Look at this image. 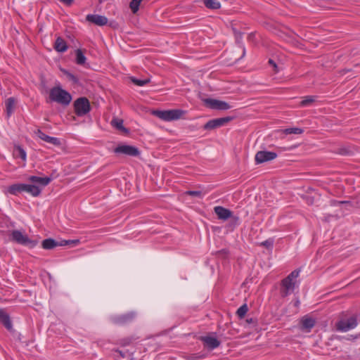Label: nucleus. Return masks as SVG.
I'll use <instances>...</instances> for the list:
<instances>
[{
  "label": "nucleus",
  "mask_w": 360,
  "mask_h": 360,
  "mask_svg": "<svg viewBox=\"0 0 360 360\" xmlns=\"http://www.w3.org/2000/svg\"><path fill=\"white\" fill-rule=\"evenodd\" d=\"M0 321L4 324V326L8 330H11L12 328V323L10 320V317H9L8 314H6L1 309H0Z\"/></svg>",
  "instance_id": "nucleus-22"
},
{
  "label": "nucleus",
  "mask_w": 360,
  "mask_h": 360,
  "mask_svg": "<svg viewBox=\"0 0 360 360\" xmlns=\"http://www.w3.org/2000/svg\"><path fill=\"white\" fill-rule=\"evenodd\" d=\"M262 245L266 248H271L273 245V241L267 240L262 243Z\"/></svg>",
  "instance_id": "nucleus-37"
},
{
  "label": "nucleus",
  "mask_w": 360,
  "mask_h": 360,
  "mask_svg": "<svg viewBox=\"0 0 360 360\" xmlns=\"http://www.w3.org/2000/svg\"><path fill=\"white\" fill-rule=\"evenodd\" d=\"M86 57L80 49L76 51V63L78 65H84L86 63Z\"/></svg>",
  "instance_id": "nucleus-28"
},
{
  "label": "nucleus",
  "mask_w": 360,
  "mask_h": 360,
  "mask_svg": "<svg viewBox=\"0 0 360 360\" xmlns=\"http://www.w3.org/2000/svg\"><path fill=\"white\" fill-rule=\"evenodd\" d=\"M181 110H154L153 115L164 121H172L179 119L183 115Z\"/></svg>",
  "instance_id": "nucleus-5"
},
{
  "label": "nucleus",
  "mask_w": 360,
  "mask_h": 360,
  "mask_svg": "<svg viewBox=\"0 0 360 360\" xmlns=\"http://www.w3.org/2000/svg\"><path fill=\"white\" fill-rule=\"evenodd\" d=\"M22 192H27L31 194L34 197H37L40 195L41 190L39 186L34 184H22Z\"/></svg>",
  "instance_id": "nucleus-17"
},
{
  "label": "nucleus",
  "mask_w": 360,
  "mask_h": 360,
  "mask_svg": "<svg viewBox=\"0 0 360 360\" xmlns=\"http://www.w3.org/2000/svg\"><path fill=\"white\" fill-rule=\"evenodd\" d=\"M303 132V130L300 128L293 127V128H288L283 130V133L285 134H300Z\"/></svg>",
  "instance_id": "nucleus-30"
},
{
  "label": "nucleus",
  "mask_w": 360,
  "mask_h": 360,
  "mask_svg": "<svg viewBox=\"0 0 360 360\" xmlns=\"http://www.w3.org/2000/svg\"><path fill=\"white\" fill-rule=\"evenodd\" d=\"M66 75L70 80L72 81L74 83H77L78 79L75 75L70 72H66Z\"/></svg>",
  "instance_id": "nucleus-36"
},
{
  "label": "nucleus",
  "mask_w": 360,
  "mask_h": 360,
  "mask_svg": "<svg viewBox=\"0 0 360 360\" xmlns=\"http://www.w3.org/2000/svg\"><path fill=\"white\" fill-rule=\"evenodd\" d=\"M277 157V154L274 152L260 150L255 155V162L257 164H261L265 162L274 160Z\"/></svg>",
  "instance_id": "nucleus-11"
},
{
  "label": "nucleus",
  "mask_w": 360,
  "mask_h": 360,
  "mask_svg": "<svg viewBox=\"0 0 360 360\" xmlns=\"http://www.w3.org/2000/svg\"><path fill=\"white\" fill-rule=\"evenodd\" d=\"M186 194L200 198H202V193L200 191H188L186 192Z\"/></svg>",
  "instance_id": "nucleus-35"
},
{
  "label": "nucleus",
  "mask_w": 360,
  "mask_h": 360,
  "mask_svg": "<svg viewBox=\"0 0 360 360\" xmlns=\"http://www.w3.org/2000/svg\"><path fill=\"white\" fill-rule=\"evenodd\" d=\"M248 307L246 304H244L238 309L236 314L239 318H243L246 313L248 312Z\"/></svg>",
  "instance_id": "nucleus-31"
},
{
  "label": "nucleus",
  "mask_w": 360,
  "mask_h": 360,
  "mask_svg": "<svg viewBox=\"0 0 360 360\" xmlns=\"http://www.w3.org/2000/svg\"><path fill=\"white\" fill-rule=\"evenodd\" d=\"M100 3H102L103 2V0H98Z\"/></svg>",
  "instance_id": "nucleus-43"
},
{
  "label": "nucleus",
  "mask_w": 360,
  "mask_h": 360,
  "mask_svg": "<svg viewBox=\"0 0 360 360\" xmlns=\"http://www.w3.org/2000/svg\"><path fill=\"white\" fill-rule=\"evenodd\" d=\"M300 271L294 270L282 281V288L281 289V295L282 297H286L290 293L293 292L295 285V283L293 281V280L298 277Z\"/></svg>",
  "instance_id": "nucleus-3"
},
{
  "label": "nucleus",
  "mask_w": 360,
  "mask_h": 360,
  "mask_svg": "<svg viewBox=\"0 0 360 360\" xmlns=\"http://www.w3.org/2000/svg\"><path fill=\"white\" fill-rule=\"evenodd\" d=\"M28 180L34 184H37L43 186H46L51 181V178L48 176L39 177L37 176H30L28 178Z\"/></svg>",
  "instance_id": "nucleus-19"
},
{
  "label": "nucleus",
  "mask_w": 360,
  "mask_h": 360,
  "mask_svg": "<svg viewBox=\"0 0 360 360\" xmlns=\"http://www.w3.org/2000/svg\"><path fill=\"white\" fill-rule=\"evenodd\" d=\"M49 98L51 101L67 106L72 101V96L69 92L63 89L60 86H55L50 90Z\"/></svg>",
  "instance_id": "nucleus-1"
},
{
  "label": "nucleus",
  "mask_w": 360,
  "mask_h": 360,
  "mask_svg": "<svg viewBox=\"0 0 360 360\" xmlns=\"http://www.w3.org/2000/svg\"><path fill=\"white\" fill-rule=\"evenodd\" d=\"M115 352H117V353L120 354V356L121 357H122V358H124V357L126 356L125 353H124V352H122V351H121V350L116 349V350H115Z\"/></svg>",
  "instance_id": "nucleus-40"
},
{
  "label": "nucleus",
  "mask_w": 360,
  "mask_h": 360,
  "mask_svg": "<svg viewBox=\"0 0 360 360\" xmlns=\"http://www.w3.org/2000/svg\"><path fill=\"white\" fill-rule=\"evenodd\" d=\"M115 153H122L129 156L136 157L140 154L139 149L132 146L121 145L114 150Z\"/></svg>",
  "instance_id": "nucleus-10"
},
{
  "label": "nucleus",
  "mask_w": 360,
  "mask_h": 360,
  "mask_svg": "<svg viewBox=\"0 0 360 360\" xmlns=\"http://www.w3.org/2000/svg\"><path fill=\"white\" fill-rule=\"evenodd\" d=\"M139 339V337L135 335H131L130 337L124 338L119 340V344L121 346H127L129 345L131 342Z\"/></svg>",
  "instance_id": "nucleus-27"
},
{
  "label": "nucleus",
  "mask_w": 360,
  "mask_h": 360,
  "mask_svg": "<svg viewBox=\"0 0 360 360\" xmlns=\"http://www.w3.org/2000/svg\"><path fill=\"white\" fill-rule=\"evenodd\" d=\"M232 120L231 117H224L209 120L203 127L205 130H212L225 125Z\"/></svg>",
  "instance_id": "nucleus-9"
},
{
  "label": "nucleus",
  "mask_w": 360,
  "mask_h": 360,
  "mask_svg": "<svg viewBox=\"0 0 360 360\" xmlns=\"http://www.w3.org/2000/svg\"><path fill=\"white\" fill-rule=\"evenodd\" d=\"M15 155L20 158L22 160H25L26 159V153L25 151L20 146L15 148Z\"/></svg>",
  "instance_id": "nucleus-34"
},
{
  "label": "nucleus",
  "mask_w": 360,
  "mask_h": 360,
  "mask_svg": "<svg viewBox=\"0 0 360 360\" xmlns=\"http://www.w3.org/2000/svg\"><path fill=\"white\" fill-rule=\"evenodd\" d=\"M66 41L60 37H58L55 41L54 49L56 51L63 53L68 50Z\"/></svg>",
  "instance_id": "nucleus-20"
},
{
  "label": "nucleus",
  "mask_w": 360,
  "mask_h": 360,
  "mask_svg": "<svg viewBox=\"0 0 360 360\" xmlns=\"http://www.w3.org/2000/svg\"><path fill=\"white\" fill-rule=\"evenodd\" d=\"M86 21L98 26L105 25L108 22V20L105 16L97 14H89L86 16Z\"/></svg>",
  "instance_id": "nucleus-13"
},
{
  "label": "nucleus",
  "mask_w": 360,
  "mask_h": 360,
  "mask_svg": "<svg viewBox=\"0 0 360 360\" xmlns=\"http://www.w3.org/2000/svg\"><path fill=\"white\" fill-rule=\"evenodd\" d=\"M317 96H307L302 98V101L300 102V105L302 107H305L310 105L314 102L316 101Z\"/></svg>",
  "instance_id": "nucleus-25"
},
{
  "label": "nucleus",
  "mask_w": 360,
  "mask_h": 360,
  "mask_svg": "<svg viewBox=\"0 0 360 360\" xmlns=\"http://www.w3.org/2000/svg\"><path fill=\"white\" fill-rule=\"evenodd\" d=\"M357 325V314H353L349 317H347V314L342 313L340 319L335 323V328L338 331L347 332L356 328Z\"/></svg>",
  "instance_id": "nucleus-2"
},
{
  "label": "nucleus",
  "mask_w": 360,
  "mask_h": 360,
  "mask_svg": "<svg viewBox=\"0 0 360 360\" xmlns=\"http://www.w3.org/2000/svg\"><path fill=\"white\" fill-rule=\"evenodd\" d=\"M345 201H335L334 205H336V204H338V205H340V204H343L345 203Z\"/></svg>",
  "instance_id": "nucleus-41"
},
{
  "label": "nucleus",
  "mask_w": 360,
  "mask_h": 360,
  "mask_svg": "<svg viewBox=\"0 0 360 360\" xmlns=\"http://www.w3.org/2000/svg\"><path fill=\"white\" fill-rule=\"evenodd\" d=\"M15 99L13 97H10L6 99L5 102L6 105V111L8 117H10L13 112H14L15 105Z\"/></svg>",
  "instance_id": "nucleus-21"
},
{
  "label": "nucleus",
  "mask_w": 360,
  "mask_h": 360,
  "mask_svg": "<svg viewBox=\"0 0 360 360\" xmlns=\"http://www.w3.org/2000/svg\"><path fill=\"white\" fill-rule=\"evenodd\" d=\"M298 304H299V301L297 300V301L296 302V304H296V305H297Z\"/></svg>",
  "instance_id": "nucleus-42"
},
{
  "label": "nucleus",
  "mask_w": 360,
  "mask_h": 360,
  "mask_svg": "<svg viewBox=\"0 0 360 360\" xmlns=\"http://www.w3.org/2000/svg\"><path fill=\"white\" fill-rule=\"evenodd\" d=\"M269 63L271 65H272V67H273V68H274V71H275L276 72H278V69H277V65H276V63H275L273 60L269 59Z\"/></svg>",
  "instance_id": "nucleus-38"
},
{
  "label": "nucleus",
  "mask_w": 360,
  "mask_h": 360,
  "mask_svg": "<svg viewBox=\"0 0 360 360\" xmlns=\"http://www.w3.org/2000/svg\"><path fill=\"white\" fill-rule=\"evenodd\" d=\"M136 317L134 312H128L124 314L115 316L111 318V321L117 326H124L131 323Z\"/></svg>",
  "instance_id": "nucleus-8"
},
{
  "label": "nucleus",
  "mask_w": 360,
  "mask_h": 360,
  "mask_svg": "<svg viewBox=\"0 0 360 360\" xmlns=\"http://www.w3.org/2000/svg\"><path fill=\"white\" fill-rule=\"evenodd\" d=\"M214 210L219 219L226 220L232 216L231 210L221 206H216Z\"/></svg>",
  "instance_id": "nucleus-15"
},
{
  "label": "nucleus",
  "mask_w": 360,
  "mask_h": 360,
  "mask_svg": "<svg viewBox=\"0 0 360 360\" xmlns=\"http://www.w3.org/2000/svg\"><path fill=\"white\" fill-rule=\"evenodd\" d=\"M22 184H14L11 185L7 188V192L10 194L17 195L18 193L22 192Z\"/></svg>",
  "instance_id": "nucleus-24"
},
{
  "label": "nucleus",
  "mask_w": 360,
  "mask_h": 360,
  "mask_svg": "<svg viewBox=\"0 0 360 360\" xmlns=\"http://www.w3.org/2000/svg\"><path fill=\"white\" fill-rule=\"evenodd\" d=\"M205 356H206L205 354H200V353L191 354L186 356V359H188V360H201V359H204L205 358Z\"/></svg>",
  "instance_id": "nucleus-32"
},
{
  "label": "nucleus",
  "mask_w": 360,
  "mask_h": 360,
  "mask_svg": "<svg viewBox=\"0 0 360 360\" xmlns=\"http://www.w3.org/2000/svg\"><path fill=\"white\" fill-rule=\"evenodd\" d=\"M201 340L203 342L205 347L210 349H214L220 345V341L214 337L205 336L202 337Z\"/></svg>",
  "instance_id": "nucleus-16"
},
{
  "label": "nucleus",
  "mask_w": 360,
  "mask_h": 360,
  "mask_svg": "<svg viewBox=\"0 0 360 360\" xmlns=\"http://www.w3.org/2000/svg\"><path fill=\"white\" fill-rule=\"evenodd\" d=\"M74 109L77 116H84L91 110L90 103L86 97L79 98L74 102Z\"/></svg>",
  "instance_id": "nucleus-6"
},
{
  "label": "nucleus",
  "mask_w": 360,
  "mask_h": 360,
  "mask_svg": "<svg viewBox=\"0 0 360 360\" xmlns=\"http://www.w3.org/2000/svg\"><path fill=\"white\" fill-rule=\"evenodd\" d=\"M131 82L137 85V86H144L146 85V84L149 83L150 82V79H138L135 77H131Z\"/></svg>",
  "instance_id": "nucleus-33"
},
{
  "label": "nucleus",
  "mask_w": 360,
  "mask_h": 360,
  "mask_svg": "<svg viewBox=\"0 0 360 360\" xmlns=\"http://www.w3.org/2000/svg\"><path fill=\"white\" fill-rule=\"evenodd\" d=\"M11 240L18 244L34 248L37 245V242L29 238L27 235L24 234L19 230H13L11 233Z\"/></svg>",
  "instance_id": "nucleus-4"
},
{
  "label": "nucleus",
  "mask_w": 360,
  "mask_h": 360,
  "mask_svg": "<svg viewBox=\"0 0 360 360\" xmlns=\"http://www.w3.org/2000/svg\"><path fill=\"white\" fill-rule=\"evenodd\" d=\"M59 1L61 3H63V4H64L67 5V6H70L73 3V1H74V0H59Z\"/></svg>",
  "instance_id": "nucleus-39"
},
{
  "label": "nucleus",
  "mask_w": 360,
  "mask_h": 360,
  "mask_svg": "<svg viewBox=\"0 0 360 360\" xmlns=\"http://www.w3.org/2000/svg\"><path fill=\"white\" fill-rule=\"evenodd\" d=\"M143 0H131L129 3V8L134 14L136 13L139 9V6Z\"/></svg>",
  "instance_id": "nucleus-29"
},
{
  "label": "nucleus",
  "mask_w": 360,
  "mask_h": 360,
  "mask_svg": "<svg viewBox=\"0 0 360 360\" xmlns=\"http://www.w3.org/2000/svg\"><path fill=\"white\" fill-rule=\"evenodd\" d=\"M79 243V240H63L58 242L53 238H46L41 242V247L45 250H52L57 246H63L70 244L76 245Z\"/></svg>",
  "instance_id": "nucleus-7"
},
{
  "label": "nucleus",
  "mask_w": 360,
  "mask_h": 360,
  "mask_svg": "<svg viewBox=\"0 0 360 360\" xmlns=\"http://www.w3.org/2000/svg\"><path fill=\"white\" fill-rule=\"evenodd\" d=\"M110 124L113 127L124 133H128L129 131V130L123 126V120L121 119L113 118Z\"/></svg>",
  "instance_id": "nucleus-23"
},
{
  "label": "nucleus",
  "mask_w": 360,
  "mask_h": 360,
  "mask_svg": "<svg viewBox=\"0 0 360 360\" xmlns=\"http://www.w3.org/2000/svg\"><path fill=\"white\" fill-rule=\"evenodd\" d=\"M207 107L216 110H228L230 105L225 101H219L213 98H207L205 101Z\"/></svg>",
  "instance_id": "nucleus-12"
},
{
  "label": "nucleus",
  "mask_w": 360,
  "mask_h": 360,
  "mask_svg": "<svg viewBox=\"0 0 360 360\" xmlns=\"http://www.w3.org/2000/svg\"><path fill=\"white\" fill-rule=\"evenodd\" d=\"M36 134L37 135V136L47 142V143H49L53 146H59L61 145V142L60 141L59 139L56 138V137H52V136H48L47 134H46L45 133H44L40 129H38L37 131H36Z\"/></svg>",
  "instance_id": "nucleus-14"
},
{
  "label": "nucleus",
  "mask_w": 360,
  "mask_h": 360,
  "mask_svg": "<svg viewBox=\"0 0 360 360\" xmlns=\"http://www.w3.org/2000/svg\"><path fill=\"white\" fill-rule=\"evenodd\" d=\"M300 328L302 330H310L315 325V320L308 316H303L300 320Z\"/></svg>",
  "instance_id": "nucleus-18"
},
{
  "label": "nucleus",
  "mask_w": 360,
  "mask_h": 360,
  "mask_svg": "<svg viewBox=\"0 0 360 360\" xmlns=\"http://www.w3.org/2000/svg\"><path fill=\"white\" fill-rule=\"evenodd\" d=\"M205 6L210 9H219L221 7L220 3L217 0H203Z\"/></svg>",
  "instance_id": "nucleus-26"
}]
</instances>
